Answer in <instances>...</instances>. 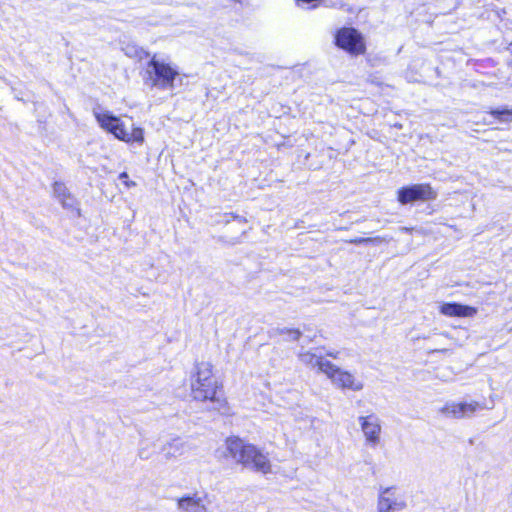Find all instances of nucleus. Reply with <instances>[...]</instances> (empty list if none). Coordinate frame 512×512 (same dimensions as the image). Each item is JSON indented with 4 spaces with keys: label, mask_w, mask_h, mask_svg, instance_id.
I'll list each match as a JSON object with an SVG mask.
<instances>
[{
    "label": "nucleus",
    "mask_w": 512,
    "mask_h": 512,
    "mask_svg": "<svg viewBox=\"0 0 512 512\" xmlns=\"http://www.w3.org/2000/svg\"><path fill=\"white\" fill-rule=\"evenodd\" d=\"M432 351H433V352H444V351H446V349H434V350H432Z\"/></svg>",
    "instance_id": "obj_24"
},
{
    "label": "nucleus",
    "mask_w": 512,
    "mask_h": 512,
    "mask_svg": "<svg viewBox=\"0 0 512 512\" xmlns=\"http://www.w3.org/2000/svg\"><path fill=\"white\" fill-rule=\"evenodd\" d=\"M94 116L100 127L113 134L117 139L127 143H143L144 132L142 128L133 127L132 131L129 132L124 122L109 111H94Z\"/></svg>",
    "instance_id": "obj_3"
},
{
    "label": "nucleus",
    "mask_w": 512,
    "mask_h": 512,
    "mask_svg": "<svg viewBox=\"0 0 512 512\" xmlns=\"http://www.w3.org/2000/svg\"><path fill=\"white\" fill-rule=\"evenodd\" d=\"M185 448V442L181 438L177 437L164 444L161 448V451L164 454L165 459L168 460L182 455L185 451Z\"/></svg>",
    "instance_id": "obj_14"
},
{
    "label": "nucleus",
    "mask_w": 512,
    "mask_h": 512,
    "mask_svg": "<svg viewBox=\"0 0 512 512\" xmlns=\"http://www.w3.org/2000/svg\"><path fill=\"white\" fill-rule=\"evenodd\" d=\"M479 408V403L476 401L472 402H461V403H447L442 409V413L448 417L453 418H466L471 417Z\"/></svg>",
    "instance_id": "obj_10"
},
{
    "label": "nucleus",
    "mask_w": 512,
    "mask_h": 512,
    "mask_svg": "<svg viewBox=\"0 0 512 512\" xmlns=\"http://www.w3.org/2000/svg\"><path fill=\"white\" fill-rule=\"evenodd\" d=\"M489 113L500 122H512V109H509L506 106L492 109Z\"/></svg>",
    "instance_id": "obj_16"
},
{
    "label": "nucleus",
    "mask_w": 512,
    "mask_h": 512,
    "mask_svg": "<svg viewBox=\"0 0 512 512\" xmlns=\"http://www.w3.org/2000/svg\"><path fill=\"white\" fill-rule=\"evenodd\" d=\"M325 366L324 374H326L337 387L353 391H360L363 389V383L356 381L351 373L340 369L332 362H330V364H325Z\"/></svg>",
    "instance_id": "obj_7"
},
{
    "label": "nucleus",
    "mask_w": 512,
    "mask_h": 512,
    "mask_svg": "<svg viewBox=\"0 0 512 512\" xmlns=\"http://www.w3.org/2000/svg\"><path fill=\"white\" fill-rule=\"evenodd\" d=\"M59 201L65 209L73 210L76 208V199L70 193Z\"/></svg>",
    "instance_id": "obj_20"
},
{
    "label": "nucleus",
    "mask_w": 512,
    "mask_h": 512,
    "mask_svg": "<svg viewBox=\"0 0 512 512\" xmlns=\"http://www.w3.org/2000/svg\"><path fill=\"white\" fill-rule=\"evenodd\" d=\"M177 507L181 512H208L202 499L196 494L179 498L177 500Z\"/></svg>",
    "instance_id": "obj_12"
},
{
    "label": "nucleus",
    "mask_w": 512,
    "mask_h": 512,
    "mask_svg": "<svg viewBox=\"0 0 512 512\" xmlns=\"http://www.w3.org/2000/svg\"><path fill=\"white\" fill-rule=\"evenodd\" d=\"M300 362L310 368H318L320 372H325V364H330L329 360L324 359L321 355L310 351L300 352L298 354Z\"/></svg>",
    "instance_id": "obj_13"
},
{
    "label": "nucleus",
    "mask_w": 512,
    "mask_h": 512,
    "mask_svg": "<svg viewBox=\"0 0 512 512\" xmlns=\"http://www.w3.org/2000/svg\"><path fill=\"white\" fill-rule=\"evenodd\" d=\"M230 456L238 463L262 474L271 472V463L256 446L247 444L237 437L228 438L226 441Z\"/></svg>",
    "instance_id": "obj_2"
},
{
    "label": "nucleus",
    "mask_w": 512,
    "mask_h": 512,
    "mask_svg": "<svg viewBox=\"0 0 512 512\" xmlns=\"http://www.w3.org/2000/svg\"><path fill=\"white\" fill-rule=\"evenodd\" d=\"M119 179L123 180L125 182V184L130 187V186H134L135 183L134 182H128L126 181L128 179V174L126 172H122L120 175H119Z\"/></svg>",
    "instance_id": "obj_22"
},
{
    "label": "nucleus",
    "mask_w": 512,
    "mask_h": 512,
    "mask_svg": "<svg viewBox=\"0 0 512 512\" xmlns=\"http://www.w3.org/2000/svg\"><path fill=\"white\" fill-rule=\"evenodd\" d=\"M138 456L141 459H148L150 457V453H149V451L146 448L142 447L138 451Z\"/></svg>",
    "instance_id": "obj_21"
},
{
    "label": "nucleus",
    "mask_w": 512,
    "mask_h": 512,
    "mask_svg": "<svg viewBox=\"0 0 512 512\" xmlns=\"http://www.w3.org/2000/svg\"><path fill=\"white\" fill-rule=\"evenodd\" d=\"M221 385L213 376L212 364L199 362L195 365V373L191 380L192 395L198 401H210L212 410L225 413L227 401L218 395Z\"/></svg>",
    "instance_id": "obj_1"
},
{
    "label": "nucleus",
    "mask_w": 512,
    "mask_h": 512,
    "mask_svg": "<svg viewBox=\"0 0 512 512\" xmlns=\"http://www.w3.org/2000/svg\"><path fill=\"white\" fill-rule=\"evenodd\" d=\"M404 500L395 495L393 487L385 488L378 500V512H395L404 509Z\"/></svg>",
    "instance_id": "obj_8"
},
{
    "label": "nucleus",
    "mask_w": 512,
    "mask_h": 512,
    "mask_svg": "<svg viewBox=\"0 0 512 512\" xmlns=\"http://www.w3.org/2000/svg\"><path fill=\"white\" fill-rule=\"evenodd\" d=\"M235 219H238L239 221H246L244 218L239 217V216H235Z\"/></svg>",
    "instance_id": "obj_25"
},
{
    "label": "nucleus",
    "mask_w": 512,
    "mask_h": 512,
    "mask_svg": "<svg viewBox=\"0 0 512 512\" xmlns=\"http://www.w3.org/2000/svg\"><path fill=\"white\" fill-rule=\"evenodd\" d=\"M359 422L367 442L372 446L378 445L381 432L379 418L375 415L361 416Z\"/></svg>",
    "instance_id": "obj_9"
},
{
    "label": "nucleus",
    "mask_w": 512,
    "mask_h": 512,
    "mask_svg": "<svg viewBox=\"0 0 512 512\" xmlns=\"http://www.w3.org/2000/svg\"><path fill=\"white\" fill-rule=\"evenodd\" d=\"M335 44L352 55L364 54L366 50L363 36L352 27L340 28L335 34Z\"/></svg>",
    "instance_id": "obj_5"
},
{
    "label": "nucleus",
    "mask_w": 512,
    "mask_h": 512,
    "mask_svg": "<svg viewBox=\"0 0 512 512\" xmlns=\"http://www.w3.org/2000/svg\"><path fill=\"white\" fill-rule=\"evenodd\" d=\"M146 75L145 82L151 87L160 90H172L175 87L174 82L179 72L171 65L157 60L154 55L147 64Z\"/></svg>",
    "instance_id": "obj_4"
},
{
    "label": "nucleus",
    "mask_w": 512,
    "mask_h": 512,
    "mask_svg": "<svg viewBox=\"0 0 512 512\" xmlns=\"http://www.w3.org/2000/svg\"><path fill=\"white\" fill-rule=\"evenodd\" d=\"M272 335H287V341H297L302 335V332L299 329H289V328H275L272 330Z\"/></svg>",
    "instance_id": "obj_17"
},
{
    "label": "nucleus",
    "mask_w": 512,
    "mask_h": 512,
    "mask_svg": "<svg viewBox=\"0 0 512 512\" xmlns=\"http://www.w3.org/2000/svg\"><path fill=\"white\" fill-rule=\"evenodd\" d=\"M53 193H54V196L58 200H61L63 197L68 195L70 192L68 191V189L64 183L56 181L53 184Z\"/></svg>",
    "instance_id": "obj_19"
},
{
    "label": "nucleus",
    "mask_w": 512,
    "mask_h": 512,
    "mask_svg": "<svg viewBox=\"0 0 512 512\" xmlns=\"http://www.w3.org/2000/svg\"><path fill=\"white\" fill-rule=\"evenodd\" d=\"M440 312L449 317H472L477 313V309L456 302H448L440 306Z\"/></svg>",
    "instance_id": "obj_11"
},
{
    "label": "nucleus",
    "mask_w": 512,
    "mask_h": 512,
    "mask_svg": "<svg viewBox=\"0 0 512 512\" xmlns=\"http://www.w3.org/2000/svg\"><path fill=\"white\" fill-rule=\"evenodd\" d=\"M437 193L429 184H413L402 187L398 191V201L401 204H408L415 201L434 200Z\"/></svg>",
    "instance_id": "obj_6"
},
{
    "label": "nucleus",
    "mask_w": 512,
    "mask_h": 512,
    "mask_svg": "<svg viewBox=\"0 0 512 512\" xmlns=\"http://www.w3.org/2000/svg\"><path fill=\"white\" fill-rule=\"evenodd\" d=\"M327 355L330 356V357H333V358H337L338 352L329 351V352H327Z\"/></svg>",
    "instance_id": "obj_23"
},
{
    "label": "nucleus",
    "mask_w": 512,
    "mask_h": 512,
    "mask_svg": "<svg viewBox=\"0 0 512 512\" xmlns=\"http://www.w3.org/2000/svg\"><path fill=\"white\" fill-rule=\"evenodd\" d=\"M120 45L124 54L130 58H137L142 60L143 58L149 56L148 52L133 42L122 40L120 41Z\"/></svg>",
    "instance_id": "obj_15"
},
{
    "label": "nucleus",
    "mask_w": 512,
    "mask_h": 512,
    "mask_svg": "<svg viewBox=\"0 0 512 512\" xmlns=\"http://www.w3.org/2000/svg\"><path fill=\"white\" fill-rule=\"evenodd\" d=\"M390 238L385 236H376V237H358L350 240H346V242L351 244H367V243H373V244H381L384 242H388Z\"/></svg>",
    "instance_id": "obj_18"
}]
</instances>
